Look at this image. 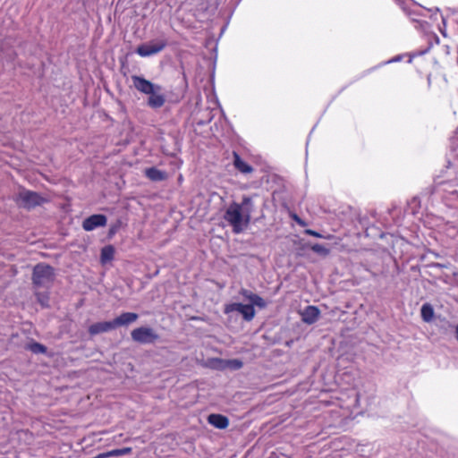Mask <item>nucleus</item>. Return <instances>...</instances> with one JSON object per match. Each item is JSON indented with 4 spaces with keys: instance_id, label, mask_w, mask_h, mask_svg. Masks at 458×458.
Here are the masks:
<instances>
[{
    "instance_id": "423d86ee",
    "label": "nucleus",
    "mask_w": 458,
    "mask_h": 458,
    "mask_svg": "<svg viewBox=\"0 0 458 458\" xmlns=\"http://www.w3.org/2000/svg\"><path fill=\"white\" fill-rule=\"evenodd\" d=\"M131 335L134 342L140 344H151L158 338L157 334L152 328L147 327L133 329Z\"/></svg>"
},
{
    "instance_id": "6ab92c4d",
    "label": "nucleus",
    "mask_w": 458,
    "mask_h": 458,
    "mask_svg": "<svg viewBox=\"0 0 458 458\" xmlns=\"http://www.w3.org/2000/svg\"><path fill=\"white\" fill-rule=\"evenodd\" d=\"M29 349L34 353H45L47 352L46 346L38 343L30 344Z\"/></svg>"
},
{
    "instance_id": "b1692460",
    "label": "nucleus",
    "mask_w": 458,
    "mask_h": 458,
    "mask_svg": "<svg viewBox=\"0 0 458 458\" xmlns=\"http://www.w3.org/2000/svg\"><path fill=\"white\" fill-rule=\"evenodd\" d=\"M293 219L300 225L304 226L306 224L297 215L293 216Z\"/></svg>"
},
{
    "instance_id": "0eeeda50",
    "label": "nucleus",
    "mask_w": 458,
    "mask_h": 458,
    "mask_svg": "<svg viewBox=\"0 0 458 458\" xmlns=\"http://www.w3.org/2000/svg\"><path fill=\"white\" fill-rule=\"evenodd\" d=\"M225 312L229 314L232 312H237L241 314L243 318L247 321H250L255 316V310L250 304H242L239 302H233L227 304L225 307Z\"/></svg>"
},
{
    "instance_id": "393cba45",
    "label": "nucleus",
    "mask_w": 458,
    "mask_h": 458,
    "mask_svg": "<svg viewBox=\"0 0 458 458\" xmlns=\"http://www.w3.org/2000/svg\"><path fill=\"white\" fill-rule=\"evenodd\" d=\"M429 254L434 255L436 258H438V257H439V255H438L437 253H436V252H429Z\"/></svg>"
},
{
    "instance_id": "cd10ccee",
    "label": "nucleus",
    "mask_w": 458,
    "mask_h": 458,
    "mask_svg": "<svg viewBox=\"0 0 458 458\" xmlns=\"http://www.w3.org/2000/svg\"><path fill=\"white\" fill-rule=\"evenodd\" d=\"M455 332H456V337H457V340H458V326L456 327Z\"/></svg>"
},
{
    "instance_id": "c85d7f7f",
    "label": "nucleus",
    "mask_w": 458,
    "mask_h": 458,
    "mask_svg": "<svg viewBox=\"0 0 458 458\" xmlns=\"http://www.w3.org/2000/svg\"><path fill=\"white\" fill-rule=\"evenodd\" d=\"M442 21H443L444 26H445V20L444 17H442Z\"/></svg>"
},
{
    "instance_id": "f3484780",
    "label": "nucleus",
    "mask_w": 458,
    "mask_h": 458,
    "mask_svg": "<svg viewBox=\"0 0 458 458\" xmlns=\"http://www.w3.org/2000/svg\"><path fill=\"white\" fill-rule=\"evenodd\" d=\"M114 257V248L112 246H106L101 250V259L103 262L111 260Z\"/></svg>"
},
{
    "instance_id": "bb28decb",
    "label": "nucleus",
    "mask_w": 458,
    "mask_h": 458,
    "mask_svg": "<svg viewBox=\"0 0 458 458\" xmlns=\"http://www.w3.org/2000/svg\"><path fill=\"white\" fill-rule=\"evenodd\" d=\"M440 31H441L443 36H445V30H442V29H440Z\"/></svg>"
},
{
    "instance_id": "a878e982",
    "label": "nucleus",
    "mask_w": 458,
    "mask_h": 458,
    "mask_svg": "<svg viewBox=\"0 0 458 458\" xmlns=\"http://www.w3.org/2000/svg\"><path fill=\"white\" fill-rule=\"evenodd\" d=\"M435 266H436V267H446L445 265H444V264H440V263H437Z\"/></svg>"
},
{
    "instance_id": "aec40b11",
    "label": "nucleus",
    "mask_w": 458,
    "mask_h": 458,
    "mask_svg": "<svg viewBox=\"0 0 458 458\" xmlns=\"http://www.w3.org/2000/svg\"><path fill=\"white\" fill-rule=\"evenodd\" d=\"M226 367L233 369H239L242 367L243 363L238 359L228 360L225 361Z\"/></svg>"
},
{
    "instance_id": "1a4fd4ad",
    "label": "nucleus",
    "mask_w": 458,
    "mask_h": 458,
    "mask_svg": "<svg viewBox=\"0 0 458 458\" xmlns=\"http://www.w3.org/2000/svg\"><path fill=\"white\" fill-rule=\"evenodd\" d=\"M319 314V310L315 306H308L301 312L302 321L308 325L315 323Z\"/></svg>"
},
{
    "instance_id": "a211bd4d",
    "label": "nucleus",
    "mask_w": 458,
    "mask_h": 458,
    "mask_svg": "<svg viewBox=\"0 0 458 458\" xmlns=\"http://www.w3.org/2000/svg\"><path fill=\"white\" fill-rule=\"evenodd\" d=\"M311 250L321 256H327L329 253V250L321 244L316 243L311 246Z\"/></svg>"
},
{
    "instance_id": "f03ea898",
    "label": "nucleus",
    "mask_w": 458,
    "mask_h": 458,
    "mask_svg": "<svg viewBox=\"0 0 458 458\" xmlns=\"http://www.w3.org/2000/svg\"><path fill=\"white\" fill-rule=\"evenodd\" d=\"M131 81L134 88L139 92L148 96L147 105L149 107L157 109L165 105V96L163 92L162 86L155 84L139 75H132Z\"/></svg>"
},
{
    "instance_id": "39448f33",
    "label": "nucleus",
    "mask_w": 458,
    "mask_h": 458,
    "mask_svg": "<svg viewBox=\"0 0 458 458\" xmlns=\"http://www.w3.org/2000/svg\"><path fill=\"white\" fill-rule=\"evenodd\" d=\"M166 45L167 42L165 39L154 40L140 45L135 52L141 57H148L161 52Z\"/></svg>"
},
{
    "instance_id": "4be33fe9",
    "label": "nucleus",
    "mask_w": 458,
    "mask_h": 458,
    "mask_svg": "<svg viewBox=\"0 0 458 458\" xmlns=\"http://www.w3.org/2000/svg\"><path fill=\"white\" fill-rule=\"evenodd\" d=\"M304 233L317 238H325L322 234L311 229H306Z\"/></svg>"
},
{
    "instance_id": "dca6fc26",
    "label": "nucleus",
    "mask_w": 458,
    "mask_h": 458,
    "mask_svg": "<svg viewBox=\"0 0 458 458\" xmlns=\"http://www.w3.org/2000/svg\"><path fill=\"white\" fill-rule=\"evenodd\" d=\"M248 298L250 302V304L252 305L253 308L254 306H257L259 308H264L267 305V301L256 294H250L248 296Z\"/></svg>"
},
{
    "instance_id": "c756f323",
    "label": "nucleus",
    "mask_w": 458,
    "mask_h": 458,
    "mask_svg": "<svg viewBox=\"0 0 458 458\" xmlns=\"http://www.w3.org/2000/svg\"><path fill=\"white\" fill-rule=\"evenodd\" d=\"M411 61H412V57H410V59H409V61H408V62H409V63H411Z\"/></svg>"
},
{
    "instance_id": "6e6552de",
    "label": "nucleus",
    "mask_w": 458,
    "mask_h": 458,
    "mask_svg": "<svg viewBox=\"0 0 458 458\" xmlns=\"http://www.w3.org/2000/svg\"><path fill=\"white\" fill-rule=\"evenodd\" d=\"M106 222H107V218L105 215H102V214L91 215L83 220L82 228L87 232H90L98 227L105 226L106 225Z\"/></svg>"
},
{
    "instance_id": "7ed1b4c3",
    "label": "nucleus",
    "mask_w": 458,
    "mask_h": 458,
    "mask_svg": "<svg viewBox=\"0 0 458 458\" xmlns=\"http://www.w3.org/2000/svg\"><path fill=\"white\" fill-rule=\"evenodd\" d=\"M53 277L54 269L48 265L38 264L33 269L32 279L35 286H43L50 284Z\"/></svg>"
},
{
    "instance_id": "20e7f679",
    "label": "nucleus",
    "mask_w": 458,
    "mask_h": 458,
    "mask_svg": "<svg viewBox=\"0 0 458 458\" xmlns=\"http://www.w3.org/2000/svg\"><path fill=\"white\" fill-rule=\"evenodd\" d=\"M17 200L21 206L30 209L41 205L45 199L35 191L21 190L18 194Z\"/></svg>"
},
{
    "instance_id": "ddd939ff",
    "label": "nucleus",
    "mask_w": 458,
    "mask_h": 458,
    "mask_svg": "<svg viewBox=\"0 0 458 458\" xmlns=\"http://www.w3.org/2000/svg\"><path fill=\"white\" fill-rule=\"evenodd\" d=\"M208 420L212 426L220 429L225 428L229 424L228 419L220 414H210Z\"/></svg>"
},
{
    "instance_id": "f8f14e48",
    "label": "nucleus",
    "mask_w": 458,
    "mask_h": 458,
    "mask_svg": "<svg viewBox=\"0 0 458 458\" xmlns=\"http://www.w3.org/2000/svg\"><path fill=\"white\" fill-rule=\"evenodd\" d=\"M233 165L240 173L247 174L253 172L252 166L243 161L237 152H233Z\"/></svg>"
},
{
    "instance_id": "412c9836",
    "label": "nucleus",
    "mask_w": 458,
    "mask_h": 458,
    "mask_svg": "<svg viewBox=\"0 0 458 458\" xmlns=\"http://www.w3.org/2000/svg\"><path fill=\"white\" fill-rule=\"evenodd\" d=\"M111 456H119V455H124V454H128L131 452V447H123V448H121V449H114V450H111Z\"/></svg>"
},
{
    "instance_id": "9d476101",
    "label": "nucleus",
    "mask_w": 458,
    "mask_h": 458,
    "mask_svg": "<svg viewBox=\"0 0 458 458\" xmlns=\"http://www.w3.org/2000/svg\"><path fill=\"white\" fill-rule=\"evenodd\" d=\"M113 329H114V325L112 320L95 323L89 327V332L90 335H95L101 333L111 331Z\"/></svg>"
},
{
    "instance_id": "5701e85b",
    "label": "nucleus",
    "mask_w": 458,
    "mask_h": 458,
    "mask_svg": "<svg viewBox=\"0 0 458 458\" xmlns=\"http://www.w3.org/2000/svg\"><path fill=\"white\" fill-rule=\"evenodd\" d=\"M402 59H403V55H398L393 57L392 59H390V60H388L386 62H384L383 64H381V65L400 62Z\"/></svg>"
},
{
    "instance_id": "2eb2a0df",
    "label": "nucleus",
    "mask_w": 458,
    "mask_h": 458,
    "mask_svg": "<svg viewBox=\"0 0 458 458\" xmlns=\"http://www.w3.org/2000/svg\"><path fill=\"white\" fill-rule=\"evenodd\" d=\"M420 314L425 322H430L434 317V310L430 304L425 303L421 307Z\"/></svg>"
},
{
    "instance_id": "9b49d317",
    "label": "nucleus",
    "mask_w": 458,
    "mask_h": 458,
    "mask_svg": "<svg viewBox=\"0 0 458 458\" xmlns=\"http://www.w3.org/2000/svg\"><path fill=\"white\" fill-rule=\"evenodd\" d=\"M138 318V314L133 312H125L113 320L114 328L117 327L127 326L135 322Z\"/></svg>"
},
{
    "instance_id": "4468645a",
    "label": "nucleus",
    "mask_w": 458,
    "mask_h": 458,
    "mask_svg": "<svg viewBox=\"0 0 458 458\" xmlns=\"http://www.w3.org/2000/svg\"><path fill=\"white\" fill-rule=\"evenodd\" d=\"M146 176L153 182H161L166 179L167 174L165 171L159 170L156 167L147 168L145 170Z\"/></svg>"
},
{
    "instance_id": "f257e3e1",
    "label": "nucleus",
    "mask_w": 458,
    "mask_h": 458,
    "mask_svg": "<svg viewBox=\"0 0 458 458\" xmlns=\"http://www.w3.org/2000/svg\"><path fill=\"white\" fill-rule=\"evenodd\" d=\"M252 199L243 197L242 203L233 202L226 208L224 219L232 226L236 234L242 233L250 222Z\"/></svg>"
}]
</instances>
